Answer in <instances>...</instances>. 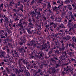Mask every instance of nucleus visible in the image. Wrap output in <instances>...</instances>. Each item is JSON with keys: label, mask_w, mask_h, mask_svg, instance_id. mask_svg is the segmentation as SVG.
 Listing matches in <instances>:
<instances>
[{"label": "nucleus", "mask_w": 76, "mask_h": 76, "mask_svg": "<svg viewBox=\"0 0 76 76\" xmlns=\"http://www.w3.org/2000/svg\"><path fill=\"white\" fill-rule=\"evenodd\" d=\"M58 8L59 11H60V12H61V11H62V10L63 12V11H64V10L66 9L67 7L64 6L63 8L64 10H63V9H62V7H61V5H59L58 7H57L56 6H55L53 8V10L54 11V10H55V11L57 12H58L57 13H58Z\"/></svg>", "instance_id": "obj_1"}, {"label": "nucleus", "mask_w": 76, "mask_h": 76, "mask_svg": "<svg viewBox=\"0 0 76 76\" xmlns=\"http://www.w3.org/2000/svg\"><path fill=\"white\" fill-rule=\"evenodd\" d=\"M34 45V47H35L36 45V42H35L34 41V42H32V41H31L30 42V43H28L27 45L28 46H31V45Z\"/></svg>", "instance_id": "obj_2"}, {"label": "nucleus", "mask_w": 76, "mask_h": 76, "mask_svg": "<svg viewBox=\"0 0 76 76\" xmlns=\"http://www.w3.org/2000/svg\"><path fill=\"white\" fill-rule=\"evenodd\" d=\"M35 12H36V13L37 14L36 15L37 16L38 19H39V18H41V14L40 12H37L36 11H35Z\"/></svg>", "instance_id": "obj_3"}, {"label": "nucleus", "mask_w": 76, "mask_h": 76, "mask_svg": "<svg viewBox=\"0 0 76 76\" xmlns=\"http://www.w3.org/2000/svg\"><path fill=\"white\" fill-rule=\"evenodd\" d=\"M69 16H71L72 19H73L75 21V18H74V17L73 16V15H72V12H70L69 13Z\"/></svg>", "instance_id": "obj_4"}, {"label": "nucleus", "mask_w": 76, "mask_h": 76, "mask_svg": "<svg viewBox=\"0 0 76 76\" xmlns=\"http://www.w3.org/2000/svg\"><path fill=\"white\" fill-rule=\"evenodd\" d=\"M56 20H57L58 22H61V18L60 17H59L58 18L57 17H56Z\"/></svg>", "instance_id": "obj_5"}, {"label": "nucleus", "mask_w": 76, "mask_h": 76, "mask_svg": "<svg viewBox=\"0 0 76 76\" xmlns=\"http://www.w3.org/2000/svg\"><path fill=\"white\" fill-rule=\"evenodd\" d=\"M28 27H30V28H33L34 26H33V25L32 24V23H30L29 24Z\"/></svg>", "instance_id": "obj_6"}, {"label": "nucleus", "mask_w": 76, "mask_h": 76, "mask_svg": "<svg viewBox=\"0 0 76 76\" xmlns=\"http://www.w3.org/2000/svg\"><path fill=\"white\" fill-rule=\"evenodd\" d=\"M13 11L14 12H16V13H19V8H18V10H15V9H14L13 10Z\"/></svg>", "instance_id": "obj_7"}, {"label": "nucleus", "mask_w": 76, "mask_h": 76, "mask_svg": "<svg viewBox=\"0 0 76 76\" xmlns=\"http://www.w3.org/2000/svg\"><path fill=\"white\" fill-rule=\"evenodd\" d=\"M47 45L46 44L44 45H43L42 46V50H43V49H45V48H47Z\"/></svg>", "instance_id": "obj_8"}, {"label": "nucleus", "mask_w": 76, "mask_h": 76, "mask_svg": "<svg viewBox=\"0 0 76 76\" xmlns=\"http://www.w3.org/2000/svg\"><path fill=\"white\" fill-rule=\"evenodd\" d=\"M30 15L32 17H33L35 15V12L34 11L32 12Z\"/></svg>", "instance_id": "obj_9"}, {"label": "nucleus", "mask_w": 76, "mask_h": 76, "mask_svg": "<svg viewBox=\"0 0 76 76\" xmlns=\"http://www.w3.org/2000/svg\"><path fill=\"white\" fill-rule=\"evenodd\" d=\"M68 6H69V7H68L69 10V11H72V8L71 7V6L70 5H69Z\"/></svg>", "instance_id": "obj_10"}, {"label": "nucleus", "mask_w": 76, "mask_h": 76, "mask_svg": "<svg viewBox=\"0 0 76 76\" xmlns=\"http://www.w3.org/2000/svg\"><path fill=\"white\" fill-rule=\"evenodd\" d=\"M70 36H68L66 37L65 39L66 40H69V39H70Z\"/></svg>", "instance_id": "obj_11"}, {"label": "nucleus", "mask_w": 76, "mask_h": 76, "mask_svg": "<svg viewBox=\"0 0 76 76\" xmlns=\"http://www.w3.org/2000/svg\"><path fill=\"white\" fill-rule=\"evenodd\" d=\"M12 4H15V2L13 1L11 2L10 4V6H12Z\"/></svg>", "instance_id": "obj_12"}, {"label": "nucleus", "mask_w": 76, "mask_h": 76, "mask_svg": "<svg viewBox=\"0 0 76 76\" xmlns=\"http://www.w3.org/2000/svg\"><path fill=\"white\" fill-rule=\"evenodd\" d=\"M71 46L73 48H75V43H72L71 45Z\"/></svg>", "instance_id": "obj_13"}, {"label": "nucleus", "mask_w": 76, "mask_h": 76, "mask_svg": "<svg viewBox=\"0 0 76 76\" xmlns=\"http://www.w3.org/2000/svg\"><path fill=\"white\" fill-rule=\"evenodd\" d=\"M3 6H4V4H1L0 5L1 8H2V9H3Z\"/></svg>", "instance_id": "obj_14"}, {"label": "nucleus", "mask_w": 76, "mask_h": 76, "mask_svg": "<svg viewBox=\"0 0 76 76\" xmlns=\"http://www.w3.org/2000/svg\"><path fill=\"white\" fill-rule=\"evenodd\" d=\"M7 53H10V49H7Z\"/></svg>", "instance_id": "obj_15"}, {"label": "nucleus", "mask_w": 76, "mask_h": 76, "mask_svg": "<svg viewBox=\"0 0 76 76\" xmlns=\"http://www.w3.org/2000/svg\"><path fill=\"white\" fill-rule=\"evenodd\" d=\"M5 53H5V52H2L1 56H2V57H4V56L3 55H4V54H5Z\"/></svg>", "instance_id": "obj_16"}, {"label": "nucleus", "mask_w": 76, "mask_h": 76, "mask_svg": "<svg viewBox=\"0 0 76 76\" xmlns=\"http://www.w3.org/2000/svg\"><path fill=\"white\" fill-rule=\"evenodd\" d=\"M65 3L66 4H67V3H70V1L68 0H66Z\"/></svg>", "instance_id": "obj_17"}, {"label": "nucleus", "mask_w": 76, "mask_h": 76, "mask_svg": "<svg viewBox=\"0 0 76 76\" xmlns=\"http://www.w3.org/2000/svg\"><path fill=\"white\" fill-rule=\"evenodd\" d=\"M6 70H7L8 73H10V71H9V69L7 67L6 68Z\"/></svg>", "instance_id": "obj_18"}, {"label": "nucleus", "mask_w": 76, "mask_h": 76, "mask_svg": "<svg viewBox=\"0 0 76 76\" xmlns=\"http://www.w3.org/2000/svg\"><path fill=\"white\" fill-rule=\"evenodd\" d=\"M53 5H54L55 6H56L57 3H56V2H53Z\"/></svg>", "instance_id": "obj_19"}, {"label": "nucleus", "mask_w": 76, "mask_h": 76, "mask_svg": "<svg viewBox=\"0 0 76 76\" xmlns=\"http://www.w3.org/2000/svg\"><path fill=\"white\" fill-rule=\"evenodd\" d=\"M49 23L50 24V26H51V25H53L54 24V23L53 22H52V23L50 22Z\"/></svg>", "instance_id": "obj_20"}, {"label": "nucleus", "mask_w": 76, "mask_h": 76, "mask_svg": "<svg viewBox=\"0 0 76 76\" xmlns=\"http://www.w3.org/2000/svg\"><path fill=\"white\" fill-rule=\"evenodd\" d=\"M48 7H51V5L49 3H48Z\"/></svg>", "instance_id": "obj_21"}, {"label": "nucleus", "mask_w": 76, "mask_h": 76, "mask_svg": "<svg viewBox=\"0 0 76 76\" xmlns=\"http://www.w3.org/2000/svg\"><path fill=\"white\" fill-rule=\"evenodd\" d=\"M55 53H57V54H60V52L58 50H56L55 51Z\"/></svg>", "instance_id": "obj_22"}, {"label": "nucleus", "mask_w": 76, "mask_h": 76, "mask_svg": "<svg viewBox=\"0 0 76 76\" xmlns=\"http://www.w3.org/2000/svg\"><path fill=\"white\" fill-rule=\"evenodd\" d=\"M23 64H26V62L25 61V59L23 60Z\"/></svg>", "instance_id": "obj_23"}, {"label": "nucleus", "mask_w": 76, "mask_h": 76, "mask_svg": "<svg viewBox=\"0 0 76 76\" xmlns=\"http://www.w3.org/2000/svg\"><path fill=\"white\" fill-rule=\"evenodd\" d=\"M64 70L65 72H68V69H67L66 68H64Z\"/></svg>", "instance_id": "obj_24"}, {"label": "nucleus", "mask_w": 76, "mask_h": 76, "mask_svg": "<svg viewBox=\"0 0 76 76\" xmlns=\"http://www.w3.org/2000/svg\"><path fill=\"white\" fill-rule=\"evenodd\" d=\"M15 56H16V57H17V56H18V53L16 52V51H15Z\"/></svg>", "instance_id": "obj_25"}, {"label": "nucleus", "mask_w": 76, "mask_h": 76, "mask_svg": "<svg viewBox=\"0 0 76 76\" xmlns=\"http://www.w3.org/2000/svg\"><path fill=\"white\" fill-rule=\"evenodd\" d=\"M72 40H73V41H74V40H75V39H76V38L74 36L72 38Z\"/></svg>", "instance_id": "obj_26"}, {"label": "nucleus", "mask_w": 76, "mask_h": 76, "mask_svg": "<svg viewBox=\"0 0 76 76\" xmlns=\"http://www.w3.org/2000/svg\"><path fill=\"white\" fill-rule=\"evenodd\" d=\"M46 7V4H43V7Z\"/></svg>", "instance_id": "obj_27"}, {"label": "nucleus", "mask_w": 76, "mask_h": 76, "mask_svg": "<svg viewBox=\"0 0 76 76\" xmlns=\"http://www.w3.org/2000/svg\"><path fill=\"white\" fill-rule=\"evenodd\" d=\"M28 33H29L30 34H31V32L29 31V30H28Z\"/></svg>", "instance_id": "obj_28"}, {"label": "nucleus", "mask_w": 76, "mask_h": 76, "mask_svg": "<svg viewBox=\"0 0 76 76\" xmlns=\"http://www.w3.org/2000/svg\"><path fill=\"white\" fill-rule=\"evenodd\" d=\"M48 12H49V13H51V10L49 9V10L48 11Z\"/></svg>", "instance_id": "obj_29"}, {"label": "nucleus", "mask_w": 76, "mask_h": 76, "mask_svg": "<svg viewBox=\"0 0 76 76\" xmlns=\"http://www.w3.org/2000/svg\"><path fill=\"white\" fill-rule=\"evenodd\" d=\"M18 26H21V27H22V24H19L18 25Z\"/></svg>", "instance_id": "obj_30"}, {"label": "nucleus", "mask_w": 76, "mask_h": 76, "mask_svg": "<svg viewBox=\"0 0 76 76\" xmlns=\"http://www.w3.org/2000/svg\"><path fill=\"white\" fill-rule=\"evenodd\" d=\"M6 47H4L2 49L3 50H6Z\"/></svg>", "instance_id": "obj_31"}, {"label": "nucleus", "mask_w": 76, "mask_h": 76, "mask_svg": "<svg viewBox=\"0 0 76 76\" xmlns=\"http://www.w3.org/2000/svg\"><path fill=\"white\" fill-rule=\"evenodd\" d=\"M22 42H25V40L23 39L22 40Z\"/></svg>", "instance_id": "obj_32"}, {"label": "nucleus", "mask_w": 76, "mask_h": 76, "mask_svg": "<svg viewBox=\"0 0 76 76\" xmlns=\"http://www.w3.org/2000/svg\"><path fill=\"white\" fill-rule=\"evenodd\" d=\"M3 20V19H1L0 23H2V22Z\"/></svg>", "instance_id": "obj_33"}, {"label": "nucleus", "mask_w": 76, "mask_h": 76, "mask_svg": "<svg viewBox=\"0 0 76 76\" xmlns=\"http://www.w3.org/2000/svg\"><path fill=\"white\" fill-rule=\"evenodd\" d=\"M64 22V23H65V24L67 23V20H65Z\"/></svg>", "instance_id": "obj_34"}, {"label": "nucleus", "mask_w": 76, "mask_h": 76, "mask_svg": "<svg viewBox=\"0 0 76 76\" xmlns=\"http://www.w3.org/2000/svg\"><path fill=\"white\" fill-rule=\"evenodd\" d=\"M62 49V51H63L64 50V48H65V47H63L62 48H61Z\"/></svg>", "instance_id": "obj_35"}, {"label": "nucleus", "mask_w": 76, "mask_h": 76, "mask_svg": "<svg viewBox=\"0 0 76 76\" xmlns=\"http://www.w3.org/2000/svg\"><path fill=\"white\" fill-rule=\"evenodd\" d=\"M33 3H34V1H32V2H31V4H30V5H32V4H33Z\"/></svg>", "instance_id": "obj_36"}, {"label": "nucleus", "mask_w": 76, "mask_h": 76, "mask_svg": "<svg viewBox=\"0 0 76 76\" xmlns=\"http://www.w3.org/2000/svg\"><path fill=\"white\" fill-rule=\"evenodd\" d=\"M19 51L20 53H22V49H20Z\"/></svg>", "instance_id": "obj_37"}, {"label": "nucleus", "mask_w": 76, "mask_h": 76, "mask_svg": "<svg viewBox=\"0 0 76 76\" xmlns=\"http://www.w3.org/2000/svg\"><path fill=\"white\" fill-rule=\"evenodd\" d=\"M53 25V26H54V28L55 29L56 28V24H54Z\"/></svg>", "instance_id": "obj_38"}, {"label": "nucleus", "mask_w": 76, "mask_h": 76, "mask_svg": "<svg viewBox=\"0 0 76 76\" xmlns=\"http://www.w3.org/2000/svg\"><path fill=\"white\" fill-rule=\"evenodd\" d=\"M40 58H42V53L40 54Z\"/></svg>", "instance_id": "obj_39"}, {"label": "nucleus", "mask_w": 76, "mask_h": 76, "mask_svg": "<svg viewBox=\"0 0 76 76\" xmlns=\"http://www.w3.org/2000/svg\"><path fill=\"white\" fill-rule=\"evenodd\" d=\"M19 44L20 45H22V44H23V43H22V42H20L19 43Z\"/></svg>", "instance_id": "obj_40"}, {"label": "nucleus", "mask_w": 76, "mask_h": 76, "mask_svg": "<svg viewBox=\"0 0 76 76\" xmlns=\"http://www.w3.org/2000/svg\"><path fill=\"white\" fill-rule=\"evenodd\" d=\"M51 19H52V20H54V17H50Z\"/></svg>", "instance_id": "obj_41"}, {"label": "nucleus", "mask_w": 76, "mask_h": 76, "mask_svg": "<svg viewBox=\"0 0 76 76\" xmlns=\"http://www.w3.org/2000/svg\"><path fill=\"white\" fill-rule=\"evenodd\" d=\"M61 1V0H58L57 1V3H60V2Z\"/></svg>", "instance_id": "obj_42"}, {"label": "nucleus", "mask_w": 76, "mask_h": 76, "mask_svg": "<svg viewBox=\"0 0 76 76\" xmlns=\"http://www.w3.org/2000/svg\"><path fill=\"white\" fill-rule=\"evenodd\" d=\"M18 6H19V5H20V2H18Z\"/></svg>", "instance_id": "obj_43"}, {"label": "nucleus", "mask_w": 76, "mask_h": 76, "mask_svg": "<svg viewBox=\"0 0 76 76\" xmlns=\"http://www.w3.org/2000/svg\"><path fill=\"white\" fill-rule=\"evenodd\" d=\"M3 61H4V62H5V63H6V62H7V61L5 59H4Z\"/></svg>", "instance_id": "obj_44"}, {"label": "nucleus", "mask_w": 76, "mask_h": 76, "mask_svg": "<svg viewBox=\"0 0 76 76\" xmlns=\"http://www.w3.org/2000/svg\"><path fill=\"white\" fill-rule=\"evenodd\" d=\"M46 27L47 28L49 27V25H47L46 26Z\"/></svg>", "instance_id": "obj_45"}, {"label": "nucleus", "mask_w": 76, "mask_h": 76, "mask_svg": "<svg viewBox=\"0 0 76 76\" xmlns=\"http://www.w3.org/2000/svg\"><path fill=\"white\" fill-rule=\"evenodd\" d=\"M5 35L6 37H7V33H5Z\"/></svg>", "instance_id": "obj_46"}, {"label": "nucleus", "mask_w": 76, "mask_h": 76, "mask_svg": "<svg viewBox=\"0 0 76 76\" xmlns=\"http://www.w3.org/2000/svg\"><path fill=\"white\" fill-rule=\"evenodd\" d=\"M28 0H24V1L25 2H26V1H27ZM29 0H28V2H29Z\"/></svg>", "instance_id": "obj_47"}, {"label": "nucleus", "mask_w": 76, "mask_h": 76, "mask_svg": "<svg viewBox=\"0 0 76 76\" xmlns=\"http://www.w3.org/2000/svg\"><path fill=\"white\" fill-rule=\"evenodd\" d=\"M59 51H62V49H61V48H59Z\"/></svg>", "instance_id": "obj_48"}, {"label": "nucleus", "mask_w": 76, "mask_h": 76, "mask_svg": "<svg viewBox=\"0 0 76 76\" xmlns=\"http://www.w3.org/2000/svg\"><path fill=\"white\" fill-rule=\"evenodd\" d=\"M20 10H21V11H22V12H23V10L22 9H20Z\"/></svg>", "instance_id": "obj_49"}, {"label": "nucleus", "mask_w": 76, "mask_h": 76, "mask_svg": "<svg viewBox=\"0 0 76 76\" xmlns=\"http://www.w3.org/2000/svg\"><path fill=\"white\" fill-rule=\"evenodd\" d=\"M33 22H34H34H35V19H33Z\"/></svg>", "instance_id": "obj_50"}, {"label": "nucleus", "mask_w": 76, "mask_h": 76, "mask_svg": "<svg viewBox=\"0 0 76 76\" xmlns=\"http://www.w3.org/2000/svg\"><path fill=\"white\" fill-rule=\"evenodd\" d=\"M37 48L39 49L40 48V47L37 46Z\"/></svg>", "instance_id": "obj_51"}, {"label": "nucleus", "mask_w": 76, "mask_h": 76, "mask_svg": "<svg viewBox=\"0 0 76 76\" xmlns=\"http://www.w3.org/2000/svg\"><path fill=\"white\" fill-rule=\"evenodd\" d=\"M50 30L51 31H53V30L51 28H50Z\"/></svg>", "instance_id": "obj_52"}, {"label": "nucleus", "mask_w": 76, "mask_h": 76, "mask_svg": "<svg viewBox=\"0 0 76 76\" xmlns=\"http://www.w3.org/2000/svg\"><path fill=\"white\" fill-rule=\"evenodd\" d=\"M1 64L2 65L4 64V62H2L1 63Z\"/></svg>", "instance_id": "obj_53"}, {"label": "nucleus", "mask_w": 76, "mask_h": 76, "mask_svg": "<svg viewBox=\"0 0 76 76\" xmlns=\"http://www.w3.org/2000/svg\"><path fill=\"white\" fill-rule=\"evenodd\" d=\"M56 67H58V64H57L56 65Z\"/></svg>", "instance_id": "obj_54"}, {"label": "nucleus", "mask_w": 76, "mask_h": 76, "mask_svg": "<svg viewBox=\"0 0 76 76\" xmlns=\"http://www.w3.org/2000/svg\"><path fill=\"white\" fill-rule=\"evenodd\" d=\"M23 23L24 25L25 24H26V22H23Z\"/></svg>", "instance_id": "obj_55"}, {"label": "nucleus", "mask_w": 76, "mask_h": 76, "mask_svg": "<svg viewBox=\"0 0 76 76\" xmlns=\"http://www.w3.org/2000/svg\"><path fill=\"white\" fill-rule=\"evenodd\" d=\"M5 36H3V37H1V38H5Z\"/></svg>", "instance_id": "obj_56"}, {"label": "nucleus", "mask_w": 76, "mask_h": 76, "mask_svg": "<svg viewBox=\"0 0 76 76\" xmlns=\"http://www.w3.org/2000/svg\"><path fill=\"white\" fill-rule=\"evenodd\" d=\"M69 22H72V19L70 20H69Z\"/></svg>", "instance_id": "obj_57"}, {"label": "nucleus", "mask_w": 76, "mask_h": 76, "mask_svg": "<svg viewBox=\"0 0 76 76\" xmlns=\"http://www.w3.org/2000/svg\"><path fill=\"white\" fill-rule=\"evenodd\" d=\"M41 72V70H40V69H39V70L38 71V73H39V72Z\"/></svg>", "instance_id": "obj_58"}, {"label": "nucleus", "mask_w": 76, "mask_h": 76, "mask_svg": "<svg viewBox=\"0 0 76 76\" xmlns=\"http://www.w3.org/2000/svg\"><path fill=\"white\" fill-rule=\"evenodd\" d=\"M39 10H40L41 11H42V10L41 8H40L39 9Z\"/></svg>", "instance_id": "obj_59"}, {"label": "nucleus", "mask_w": 76, "mask_h": 76, "mask_svg": "<svg viewBox=\"0 0 76 76\" xmlns=\"http://www.w3.org/2000/svg\"><path fill=\"white\" fill-rule=\"evenodd\" d=\"M61 5H63V2H61Z\"/></svg>", "instance_id": "obj_60"}, {"label": "nucleus", "mask_w": 76, "mask_h": 76, "mask_svg": "<svg viewBox=\"0 0 76 76\" xmlns=\"http://www.w3.org/2000/svg\"><path fill=\"white\" fill-rule=\"evenodd\" d=\"M3 11L4 12H5L6 11V10L5 9H4L3 10Z\"/></svg>", "instance_id": "obj_61"}, {"label": "nucleus", "mask_w": 76, "mask_h": 76, "mask_svg": "<svg viewBox=\"0 0 76 76\" xmlns=\"http://www.w3.org/2000/svg\"><path fill=\"white\" fill-rule=\"evenodd\" d=\"M53 73H55V70H53Z\"/></svg>", "instance_id": "obj_62"}, {"label": "nucleus", "mask_w": 76, "mask_h": 76, "mask_svg": "<svg viewBox=\"0 0 76 76\" xmlns=\"http://www.w3.org/2000/svg\"><path fill=\"white\" fill-rule=\"evenodd\" d=\"M28 21H29V22H31V19H28Z\"/></svg>", "instance_id": "obj_63"}, {"label": "nucleus", "mask_w": 76, "mask_h": 76, "mask_svg": "<svg viewBox=\"0 0 76 76\" xmlns=\"http://www.w3.org/2000/svg\"><path fill=\"white\" fill-rule=\"evenodd\" d=\"M75 42H76V39H75V40H74Z\"/></svg>", "instance_id": "obj_64"}]
</instances>
